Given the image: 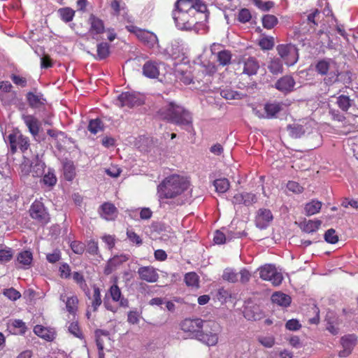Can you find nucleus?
<instances>
[{
  "instance_id": "nucleus-62",
  "label": "nucleus",
  "mask_w": 358,
  "mask_h": 358,
  "mask_svg": "<svg viewBox=\"0 0 358 358\" xmlns=\"http://www.w3.org/2000/svg\"><path fill=\"white\" fill-rule=\"evenodd\" d=\"M60 276L64 278H69L71 275V268L69 264L64 263L59 267Z\"/></svg>"
},
{
  "instance_id": "nucleus-58",
  "label": "nucleus",
  "mask_w": 358,
  "mask_h": 358,
  "mask_svg": "<svg viewBox=\"0 0 358 358\" xmlns=\"http://www.w3.org/2000/svg\"><path fill=\"white\" fill-rule=\"evenodd\" d=\"M127 238L129 239V241L137 245H141L143 243L142 239L141 237L134 231H127Z\"/></svg>"
},
{
  "instance_id": "nucleus-13",
  "label": "nucleus",
  "mask_w": 358,
  "mask_h": 358,
  "mask_svg": "<svg viewBox=\"0 0 358 358\" xmlns=\"http://www.w3.org/2000/svg\"><path fill=\"white\" fill-rule=\"evenodd\" d=\"M99 213L101 217L107 221H114L118 215L117 208L110 202H104L99 208Z\"/></svg>"
},
{
  "instance_id": "nucleus-7",
  "label": "nucleus",
  "mask_w": 358,
  "mask_h": 358,
  "mask_svg": "<svg viewBox=\"0 0 358 358\" xmlns=\"http://www.w3.org/2000/svg\"><path fill=\"white\" fill-rule=\"evenodd\" d=\"M10 151L13 154L15 153L17 148L22 152H24L30 146L29 138L24 136L20 132L10 134L8 136Z\"/></svg>"
},
{
  "instance_id": "nucleus-40",
  "label": "nucleus",
  "mask_w": 358,
  "mask_h": 358,
  "mask_svg": "<svg viewBox=\"0 0 358 358\" xmlns=\"http://www.w3.org/2000/svg\"><path fill=\"white\" fill-rule=\"evenodd\" d=\"M33 259L32 253L28 250H24L19 253L17 262L24 266H29Z\"/></svg>"
},
{
  "instance_id": "nucleus-38",
  "label": "nucleus",
  "mask_w": 358,
  "mask_h": 358,
  "mask_svg": "<svg viewBox=\"0 0 358 358\" xmlns=\"http://www.w3.org/2000/svg\"><path fill=\"white\" fill-rule=\"evenodd\" d=\"M333 61L331 59H324L319 61L315 66V68L319 73L321 75H326L330 68V64Z\"/></svg>"
},
{
  "instance_id": "nucleus-3",
  "label": "nucleus",
  "mask_w": 358,
  "mask_h": 358,
  "mask_svg": "<svg viewBox=\"0 0 358 358\" xmlns=\"http://www.w3.org/2000/svg\"><path fill=\"white\" fill-rule=\"evenodd\" d=\"M186 189L183 178L178 175H171L165 178L157 186L159 201L174 199L180 195Z\"/></svg>"
},
{
  "instance_id": "nucleus-6",
  "label": "nucleus",
  "mask_w": 358,
  "mask_h": 358,
  "mask_svg": "<svg viewBox=\"0 0 358 358\" xmlns=\"http://www.w3.org/2000/svg\"><path fill=\"white\" fill-rule=\"evenodd\" d=\"M259 276L264 280L270 281L273 285L278 286L282 283V275L278 272L275 266L265 264L259 268Z\"/></svg>"
},
{
  "instance_id": "nucleus-36",
  "label": "nucleus",
  "mask_w": 358,
  "mask_h": 358,
  "mask_svg": "<svg viewBox=\"0 0 358 358\" xmlns=\"http://www.w3.org/2000/svg\"><path fill=\"white\" fill-rule=\"evenodd\" d=\"M287 131L292 138H300L306 132L303 127L301 124H293L287 126Z\"/></svg>"
},
{
  "instance_id": "nucleus-61",
  "label": "nucleus",
  "mask_w": 358,
  "mask_h": 358,
  "mask_svg": "<svg viewBox=\"0 0 358 358\" xmlns=\"http://www.w3.org/2000/svg\"><path fill=\"white\" fill-rule=\"evenodd\" d=\"M227 238L225 234L220 230L215 232L213 241L216 244H223L226 242Z\"/></svg>"
},
{
  "instance_id": "nucleus-55",
  "label": "nucleus",
  "mask_w": 358,
  "mask_h": 358,
  "mask_svg": "<svg viewBox=\"0 0 358 358\" xmlns=\"http://www.w3.org/2000/svg\"><path fill=\"white\" fill-rule=\"evenodd\" d=\"M287 187L289 191L296 194L301 193L303 190V187L295 181H289L287 184Z\"/></svg>"
},
{
  "instance_id": "nucleus-39",
  "label": "nucleus",
  "mask_w": 358,
  "mask_h": 358,
  "mask_svg": "<svg viewBox=\"0 0 358 358\" xmlns=\"http://www.w3.org/2000/svg\"><path fill=\"white\" fill-rule=\"evenodd\" d=\"M268 69L273 74H278L281 73L283 68L280 59H272L268 65Z\"/></svg>"
},
{
  "instance_id": "nucleus-34",
  "label": "nucleus",
  "mask_w": 358,
  "mask_h": 358,
  "mask_svg": "<svg viewBox=\"0 0 358 358\" xmlns=\"http://www.w3.org/2000/svg\"><path fill=\"white\" fill-rule=\"evenodd\" d=\"M184 281L187 287H199V277L195 272H189L185 275Z\"/></svg>"
},
{
  "instance_id": "nucleus-33",
  "label": "nucleus",
  "mask_w": 358,
  "mask_h": 358,
  "mask_svg": "<svg viewBox=\"0 0 358 358\" xmlns=\"http://www.w3.org/2000/svg\"><path fill=\"white\" fill-rule=\"evenodd\" d=\"M317 6L315 8V17L317 13H322L325 16H329L332 14L327 0H318Z\"/></svg>"
},
{
  "instance_id": "nucleus-17",
  "label": "nucleus",
  "mask_w": 358,
  "mask_h": 358,
  "mask_svg": "<svg viewBox=\"0 0 358 358\" xmlns=\"http://www.w3.org/2000/svg\"><path fill=\"white\" fill-rule=\"evenodd\" d=\"M341 342L343 350L339 352V356L345 357L352 352L357 343V337L355 335H347L341 338Z\"/></svg>"
},
{
  "instance_id": "nucleus-32",
  "label": "nucleus",
  "mask_w": 358,
  "mask_h": 358,
  "mask_svg": "<svg viewBox=\"0 0 358 358\" xmlns=\"http://www.w3.org/2000/svg\"><path fill=\"white\" fill-rule=\"evenodd\" d=\"M215 191L217 193L222 194L227 192L230 187V182L227 178H222L216 179L213 182Z\"/></svg>"
},
{
  "instance_id": "nucleus-25",
  "label": "nucleus",
  "mask_w": 358,
  "mask_h": 358,
  "mask_svg": "<svg viewBox=\"0 0 358 358\" xmlns=\"http://www.w3.org/2000/svg\"><path fill=\"white\" fill-rule=\"evenodd\" d=\"M143 73L149 78H157L159 75L158 64L153 61L146 62L143 66Z\"/></svg>"
},
{
  "instance_id": "nucleus-4",
  "label": "nucleus",
  "mask_w": 358,
  "mask_h": 358,
  "mask_svg": "<svg viewBox=\"0 0 358 358\" xmlns=\"http://www.w3.org/2000/svg\"><path fill=\"white\" fill-rule=\"evenodd\" d=\"M220 329V325L217 322L206 320L196 339L208 346H215L218 343Z\"/></svg>"
},
{
  "instance_id": "nucleus-28",
  "label": "nucleus",
  "mask_w": 358,
  "mask_h": 358,
  "mask_svg": "<svg viewBox=\"0 0 358 358\" xmlns=\"http://www.w3.org/2000/svg\"><path fill=\"white\" fill-rule=\"evenodd\" d=\"M282 104L280 102L266 103L264 110L267 118H273L282 110Z\"/></svg>"
},
{
  "instance_id": "nucleus-48",
  "label": "nucleus",
  "mask_w": 358,
  "mask_h": 358,
  "mask_svg": "<svg viewBox=\"0 0 358 358\" xmlns=\"http://www.w3.org/2000/svg\"><path fill=\"white\" fill-rule=\"evenodd\" d=\"M324 240L331 244H335L338 241V236L336 234L335 229H329L324 234Z\"/></svg>"
},
{
  "instance_id": "nucleus-51",
  "label": "nucleus",
  "mask_w": 358,
  "mask_h": 358,
  "mask_svg": "<svg viewBox=\"0 0 358 358\" xmlns=\"http://www.w3.org/2000/svg\"><path fill=\"white\" fill-rule=\"evenodd\" d=\"M252 18L250 10L247 8H242L238 15V20L242 23H246L249 22Z\"/></svg>"
},
{
  "instance_id": "nucleus-49",
  "label": "nucleus",
  "mask_w": 358,
  "mask_h": 358,
  "mask_svg": "<svg viewBox=\"0 0 358 358\" xmlns=\"http://www.w3.org/2000/svg\"><path fill=\"white\" fill-rule=\"evenodd\" d=\"M69 331L71 334L74 335L76 337L83 339L84 336L77 322H73L69 327Z\"/></svg>"
},
{
  "instance_id": "nucleus-27",
  "label": "nucleus",
  "mask_w": 358,
  "mask_h": 358,
  "mask_svg": "<svg viewBox=\"0 0 358 358\" xmlns=\"http://www.w3.org/2000/svg\"><path fill=\"white\" fill-rule=\"evenodd\" d=\"M271 301L273 303H275L282 307H288L292 301L291 297L282 292H275L271 296Z\"/></svg>"
},
{
  "instance_id": "nucleus-47",
  "label": "nucleus",
  "mask_w": 358,
  "mask_h": 358,
  "mask_svg": "<svg viewBox=\"0 0 358 358\" xmlns=\"http://www.w3.org/2000/svg\"><path fill=\"white\" fill-rule=\"evenodd\" d=\"M259 45L262 50H271L274 46V38L272 36L263 37L259 41Z\"/></svg>"
},
{
  "instance_id": "nucleus-45",
  "label": "nucleus",
  "mask_w": 358,
  "mask_h": 358,
  "mask_svg": "<svg viewBox=\"0 0 358 358\" xmlns=\"http://www.w3.org/2000/svg\"><path fill=\"white\" fill-rule=\"evenodd\" d=\"M336 103L338 107L343 111H347L351 106V100L349 96L343 94L337 98Z\"/></svg>"
},
{
  "instance_id": "nucleus-22",
  "label": "nucleus",
  "mask_w": 358,
  "mask_h": 358,
  "mask_svg": "<svg viewBox=\"0 0 358 358\" xmlns=\"http://www.w3.org/2000/svg\"><path fill=\"white\" fill-rule=\"evenodd\" d=\"M34 332L38 336L43 338L47 341H53L56 336V333L54 329L45 327L39 324H37L34 327Z\"/></svg>"
},
{
  "instance_id": "nucleus-30",
  "label": "nucleus",
  "mask_w": 358,
  "mask_h": 358,
  "mask_svg": "<svg viewBox=\"0 0 358 358\" xmlns=\"http://www.w3.org/2000/svg\"><path fill=\"white\" fill-rule=\"evenodd\" d=\"M8 327L14 334H24L27 331L25 323L22 320H13L8 323Z\"/></svg>"
},
{
  "instance_id": "nucleus-43",
  "label": "nucleus",
  "mask_w": 358,
  "mask_h": 358,
  "mask_svg": "<svg viewBox=\"0 0 358 358\" xmlns=\"http://www.w3.org/2000/svg\"><path fill=\"white\" fill-rule=\"evenodd\" d=\"M45 164L41 162H36L34 164H31V175L34 178L41 176L44 173Z\"/></svg>"
},
{
  "instance_id": "nucleus-42",
  "label": "nucleus",
  "mask_w": 358,
  "mask_h": 358,
  "mask_svg": "<svg viewBox=\"0 0 358 358\" xmlns=\"http://www.w3.org/2000/svg\"><path fill=\"white\" fill-rule=\"evenodd\" d=\"M278 18L273 15H265L262 17L263 27L267 29L273 28L278 24Z\"/></svg>"
},
{
  "instance_id": "nucleus-11",
  "label": "nucleus",
  "mask_w": 358,
  "mask_h": 358,
  "mask_svg": "<svg viewBox=\"0 0 358 358\" xmlns=\"http://www.w3.org/2000/svg\"><path fill=\"white\" fill-rule=\"evenodd\" d=\"M126 29L136 35L143 43L149 47H153L157 41V36L149 31L142 29L134 25H127Z\"/></svg>"
},
{
  "instance_id": "nucleus-16",
  "label": "nucleus",
  "mask_w": 358,
  "mask_h": 358,
  "mask_svg": "<svg viewBox=\"0 0 358 358\" xmlns=\"http://www.w3.org/2000/svg\"><path fill=\"white\" fill-rule=\"evenodd\" d=\"M295 81L291 76H285L275 83V87L280 92L287 94L294 90Z\"/></svg>"
},
{
  "instance_id": "nucleus-31",
  "label": "nucleus",
  "mask_w": 358,
  "mask_h": 358,
  "mask_svg": "<svg viewBox=\"0 0 358 358\" xmlns=\"http://www.w3.org/2000/svg\"><path fill=\"white\" fill-rule=\"evenodd\" d=\"M91 306L94 312H96L102 303L100 289L96 285H93V295L90 296Z\"/></svg>"
},
{
  "instance_id": "nucleus-23",
  "label": "nucleus",
  "mask_w": 358,
  "mask_h": 358,
  "mask_svg": "<svg viewBox=\"0 0 358 358\" xmlns=\"http://www.w3.org/2000/svg\"><path fill=\"white\" fill-rule=\"evenodd\" d=\"M89 23L90 24V32L92 34H100L105 31L103 21L94 14L90 15Z\"/></svg>"
},
{
  "instance_id": "nucleus-2",
  "label": "nucleus",
  "mask_w": 358,
  "mask_h": 358,
  "mask_svg": "<svg viewBox=\"0 0 358 358\" xmlns=\"http://www.w3.org/2000/svg\"><path fill=\"white\" fill-rule=\"evenodd\" d=\"M159 117L174 123L180 127H189L192 128V117L191 113L182 106L169 102L162 107L157 112Z\"/></svg>"
},
{
  "instance_id": "nucleus-26",
  "label": "nucleus",
  "mask_w": 358,
  "mask_h": 358,
  "mask_svg": "<svg viewBox=\"0 0 358 358\" xmlns=\"http://www.w3.org/2000/svg\"><path fill=\"white\" fill-rule=\"evenodd\" d=\"M244 316L248 320H259L263 317V313L260 308L254 305L245 309Z\"/></svg>"
},
{
  "instance_id": "nucleus-5",
  "label": "nucleus",
  "mask_w": 358,
  "mask_h": 358,
  "mask_svg": "<svg viewBox=\"0 0 358 358\" xmlns=\"http://www.w3.org/2000/svg\"><path fill=\"white\" fill-rule=\"evenodd\" d=\"M206 320L201 318H185L180 324V329L191 338H197L200 331L203 329Z\"/></svg>"
},
{
  "instance_id": "nucleus-35",
  "label": "nucleus",
  "mask_w": 358,
  "mask_h": 358,
  "mask_svg": "<svg viewBox=\"0 0 358 358\" xmlns=\"http://www.w3.org/2000/svg\"><path fill=\"white\" fill-rule=\"evenodd\" d=\"M60 19L64 22H69L73 20L75 16V10L69 7L61 8L57 10Z\"/></svg>"
},
{
  "instance_id": "nucleus-14",
  "label": "nucleus",
  "mask_w": 358,
  "mask_h": 358,
  "mask_svg": "<svg viewBox=\"0 0 358 358\" xmlns=\"http://www.w3.org/2000/svg\"><path fill=\"white\" fill-rule=\"evenodd\" d=\"M257 201L256 194L251 192H242L236 194L232 199V203L235 205L243 204L250 206Z\"/></svg>"
},
{
  "instance_id": "nucleus-56",
  "label": "nucleus",
  "mask_w": 358,
  "mask_h": 358,
  "mask_svg": "<svg viewBox=\"0 0 358 358\" xmlns=\"http://www.w3.org/2000/svg\"><path fill=\"white\" fill-rule=\"evenodd\" d=\"M140 320V313L137 310H131L127 314V322L131 324H137Z\"/></svg>"
},
{
  "instance_id": "nucleus-44",
  "label": "nucleus",
  "mask_w": 358,
  "mask_h": 358,
  "mask_svg": "<svg viewBox=\"0 0 358 358\" xmlns=\"http://www.w3.org/2000/svg\"><path fill=\"white\" fill-rule=\"evenodd\" d=\"M110 6L113 10L112 14L115 16L119 15L121 10L126 8V5L122 0H111Z\"/></svg>"
},
{
  "instance_id": "nucleus-37",
  "label": "nucleus",
  "mask_w": 358,
  "mask_h": 358,
  "mask_svg": "<svg viewBox=\"0 0 358 358\" xmlns=\"http://www.w3.org/2000/svg\"><path fill=\"white\" fill-rule=\"evenodd\" d=\"M217 59L219 64L223 66L229 65L231 63V53L227 50L220 51L217 55Z\"/></svg>"
},
{
  "instance_id": "nucleus-1",
  "label": "nucleus",
  "mask_w": 358,
  "mask_h": 358,
  "mask_svg": "<svg viewBox=\"0 0 358 358\" xmlns=\"http://www.w3.org/2000/svg\"><path fill=\"white\" fill-rule=\"evenodd\" d=\"M207 11V6L201 0H177L172 17L180 29L190 30L197 23L196 14Z\"/></svg>"
},
{
  "instance_id": "nucleus-15",
  "label": "nucleus",
  "mask_w": 358,
  "mask_h": 358,
  "mask_svg": "<svg viewBox=\"0 0 358 358\" xmlns=\"http://www.w3.org/2000/svg\"><path fill=\"white\" fill-rule=\"evenodd\" d=\"M22 119L32 136H37L41 125L40 121L32 115H22Z\"/></svg>"
},
{
  "instance_id": "nucleus-41",
  "label": "nucleus",
  "mask_w": 358,
  "mask_h": 358,
  "mask_svg": "<svg viewBox=\"0 0 358 358\" xmlns=\"http://www.w3.org/2000/svg\"><path fill=\"white\" fill-rule=\"evenodd\" d=\"M88 130L93 134H96L98 132L103 129V124L100 119L91 120L89 122Z\"/></svg>"
},
{
  "instance_id": "nucleus-24",
  "label": "nucleus",
  "mask_w": 358,
  "mask_h": 358,
  "mask_svg": "<svg viewBox=\"0 0 358 358\" xmlns=\"http://www.w3.org/2000/svg\"><path fill=\"white\" fill-rule=\"evenodd\" d=\"M109 294L112 300L115 302H119L120 306L124 308L129 307V301L127 299L122 297V292L120 289L117 285H113L109 290Z\"/></svg>"
},
{
  "instance_id": "nucleus-64",
  "label": "nucleus",
  "mask_w": 358,
  "mask_h": 358,
  "mask_svg": "<svg viewBox=\"0 0 358 358\" xmlns=\"http://www.w3.org/2000/svg\"><path fill=\"white\" fill-rule=\"evenodd\" d=\"M53 66V62L48 55H45L41 59V66L43 69H48Z\"/></svg>"
},
{
  "instance_id": "nucleus-54",
  "label": "nucleus",
  "mask_w": 358,
  "mask_h": 358,
  "mask_svg": "<svg viewBox=\"0 0 358 358\" xmlns=\"http://www.w3.org/2000/svg\"><path fill=\"white\" fill-rule=\"evenodd\" d=\"M43 182L45 185L52 187L56 184L57 178L53 173L48 172V173L44 175Z\"/></svg>"
},
{
  "instance_id": "nucleus-46",
  "label": "nucleus",
  "mask_w": 358,
  "mask_h": 358,
  "mask_svg": "<svg viewBox=\"0 0 358 358\" xmlns=\"http://www.w3.org/2000/svg\"><path fill=\"white\" fill-rule=\"evenodd\" d=\"M238 274L231 268H226L222 274L223 280L229 282H236L238 280Z\"/></svg>"
},
{
  "instance_id": "nucleus-52",
  "label": "nucleus",
  "mask_w": 358,
  "mask_h": 358,
  "mask_svg": "<svg viewBox=\"0 0 358 358\" xmlns=\"http://www.w3.org/2000/svg\"><path fill=\"white\" fill-rule=\"evenodd\" d=\"M3 294L9 299L13 301H16L21 297V294L20 292L13 287L4 289Z\"/></svg>"
},
{
  "instance_id": "nucleus-19",
  "label": "nucleus",
  "mask_w": 358,
  "mask_h": 358,
  "mask_svg": "<svg viewBox=\"0 0 358 358\" xmlns=\"http://www.w3.org/2000/svg\"><path fill=\"white\" fill-rule=\"evenodd\" d=\"M60 300L65 303L66 311L73 315H75L78 310L79 299L76 295L66 297L64 294H61Z\"/></svg>"
},
{
  "instance_id": "nucleus-59",
  "label": "nucleus",
  "mask_w": 358,
  "mask_h": 358,
  "mask_svg": "<svg viewBox=\"0 0 358 358\" xmlns=\"http://www.w3.org/2000/svg\"><path fill=\"white\" fill-rule=\"evenodd\" d=\"M285 327L287 329L290 330V331H296V330H299L301 327V325L299 323V320H297L296 319H292V320H289L286 322Z\"/></svg>"
},
{
  "instance_id": "nucleus-10",
  "label": "nucleus",
  "mask_w": 358,
  "mask_h": 358,
  "mask_svg": "<svg viewBox=\"0 0 358 358\" xmlns=\"http://www.w3.org/2000/svg\"><path fill=\"white\" fill-rule=\"evenodd\" d=\"M117 101L120 107L129 108L140 106L144 103V99L141 95L130 92L121 93L118 96Z\"/></svg>"
},
{
  "instance_id": "nucleus-9",
  "label": "nucleus",
  "mask_w": 358,
  "mask_h": 358,
  "mask_svg": "<svg viewBox=\"0 0 358 358\" xmlns=\"http://www.w3.org/2000/svg\"><path fill=\"white\" fill-rule=\"evenodd\" d=\"M29 215L32 219L41 225L47 224L50 221L49 213L43 203L39 201H35L29 208Z\"/></svg>"
},
{
  "instance_id": "nucleus-20",
  "label": "nucleus",
  "mask_w": 358,
  "mask_h": 358,
  "mask_svg": "<svg viewBox=\"0 0 358 358\" xmlns=\"http://www.w3.org/2000/svg\"><path fill=\"white\" fill-rule=\"evenodd\" d=\"M26 98L29 106L31 108H39L43 106L46 103V99L41 93H34L29 92L26 94Z\"/></svg>"
},
{
  "instance_id": "nucleus-60",
  "label": "nucleus",
  "mask_w": 358,
  "mask_h": 358,
  "mask_svg": "<svg viewBox=\"0 0 358 358\" xmlns=\"http://www.w3.org/2000/svg\"><path fill=\"white\" fill-rule=\"evenodd\" d=\"M87 251L90 255H97L99 252L98 243L94 240H91L87 243Z\"/></svg>"
},
{
  "instance_id": "nucleus-21",
  "label": "nucleus",
  "mask_w": 358,
  "mask_h": 358,
  "mask_svg": "<svg viewBox=\"0 0 358 358\" xmlns=\"http://www.w3.org/2000/svg\"><path fill=\"white\" fill-rule=\"evenodd\" d=\"M273 220L271 211L268 209H259L255 219L256 225L260 229L265 228Z\"/></svg>"
},
{
  "instance_id": "nucleus-50",
  "label": "nucleus",
  "mask_w": 358,
  "mask_h": 358,
  "mask_svg": "<svg viewBox=\"0 0 358 358\" xmlns=\"http://www.w3.org/2000/svg\"><path fill=\"white\" fill-rule=\"evenodd\" d=\"M70 247L72 251L77 255H82L85 249V245L78 241H74L71 243Z\"/></svg>"
},
{
  "instance_id": "nucleus-57",
  "label": "nucleus",
  "mask_w": 358,
  "mask_h": 358,
  "mask_svg": "<svg viewBox=\"0 0 358 358\" xmlns=\"http://www.w3.org/2000/svg\"><path fill=\"white\" fill-rule=\"evenodd\" d=\"M10 78L15 85L20 86L21 87H24L27 85V78L24 77H22L15 74H12L10 76Z\"/></svg>"
},
{
  "instance_id": "nucleus-53",
  "label": "nucleus",
  "mask_w": 358,
  "mask_h": 358,
  "mask_svg": "<svg viewBox=\"0 0 358 358\" xmlns=\"http://www.w3.org/2000/svg\"><path fill=\"white\" fill-rule=\"evenodd\" d=\"M257 340L265 348H272L275 344L273 336H259Z\"/></svg>"
},
{
  "instance_id": "nucleus-29",
  "label": "nucleus",
  "mask_w": 358,
  "mask_h": 358,
  "mask_svg": "<svg viewBox=\"0 0 358 358\" xmlns=\"http://www.w3.org/2000/svg\"><path fill=\"white\" fill-rule=\"evenodd\" d=\"M110 52V45L106 42H101L96 45V55L94 58L97 60L104 59L109 56Z\"/></svg>"
},
{
  "instance_id": "nucleus-8",
  "label": "nucleus",
  "mask_w": 358,
  "mask_h": 358,
  "mask_svg": "<svg viewBox=\"0 0 358 358\" xmlns=\"http://www.w3.org/2000/svg\"><path fill=\"white\" fill-rule=\"evenodd\" d=\"M277 51L287 66L294 65L298 60V50L294 45L280 44Z\"/></svg>"
},
{
  "instance_id": "nucleus-12",
  "label": "nucleus",
  "mask_w": 358,
  "mask_h": 358,
  "mask_svg": "<svg viewBox=\"0 0 358 358\" xmlns=\"http://www.w3.org/2000/svg\"><path fill=\"white\" fill-rule=\"evenodd\" d=\"M137 274L140 280L149 283L157 282L159 276L157 269L152 266H142L138 268Z\"/></svg>"
},
{
  "instance_id": "nucleus-18",
  "label": "nucleus",
  "mask_w": 358,
  "mask_h": 358,
  "mask_svg": "<svg viewBox=\"0 0 358 358\" xmlns=\"http://www.w3.org/2000/svg\"><path fill=\"white\" fill-rule=\"evenodd\" d=\"M243 64V73L248 76L255 75L259 69V64L257 59L252 57H248L247 58L243 57L242 59Z\"/></svg>"
},
{
  "instance_id": "nucleus-63",
  "label": "nucleus",
  "mask_w": 358,
  "mask_h": 358,
  "mask_svg": "<svg viewBox=\"0 0 358 358\" xmlns=\"http://www.w3.org/2000/svg\"><path fill=\"white\" fill-rule=\"evenodd\" d=\"M74 166L73 164H66L64 166V174L67 180H71L74 176Z\"/></svg>"
}]
</instances>
